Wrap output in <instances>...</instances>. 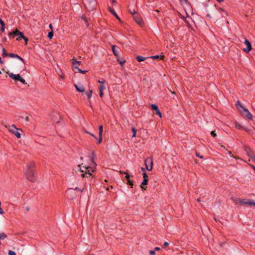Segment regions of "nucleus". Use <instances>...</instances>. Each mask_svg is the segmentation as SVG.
<instances>
[{"instance_id": "nucleus-38", "label": "nucleus", "mask_w": 255, "mask_h": 255, "mask_svg": "<svg viewBox=\"0 0 255 255\" xmlns=\"http://www.w3.org/2000/svg\"><path fill=\"white\" fill-rule=\"evenodd\" d=\"M195 155H196V156H197V157H199L200 158L203 159L204 158L203 156V155H200V153L198 152H197V151H196Z\"/></svg>"}, {"instance_id": "nucleus-62", "label": "nucleus", "mask_w": 255, "mask_h": 255, "mask_svg": "<svg viewBox=\"0 0 255 255\" xmlns=\"http://www.w3.org/2000/svg\"><path fill=\"white\" fill-rule=\"evenodd\" d=\"M141 170L143 172H145V169L143 167H141Z\"/></svg>"}, {"instance_id": "nucleus-14", "label": "nucleus", "mask_w": 255, "mask_h": 255, "mask_svg": "<svg viewBox=\"0 0 255 255\" xmlns=\"http://www.w3.org/2000/svg\"><path fill=\"white\" fill-rule=\"evenodd\" d=\"M76 90L79 92H85V88L81 84H75L74 85Z\"/></svg>"}, {"instance_id": "nucleus-5", "label": "nucleus", "mask_w": 255, "mask_h": 255, "mask_svg": "<svg viewBox=\"0 0 255 255\" xmlns=\"http://www.w3.org/2000/svg\"><path fill=\"white\" fill-rule=\"evenodd\" d=\"M132 16H133L134 20H135V22L137 24H138V25H139L141 26H143V22L142 19L141 18V16L140 15V14L136 12L135 13H134V14H133L132 15Z\"/></svg>"}, {"instance_id": "nucleus-54", "label": "nucleus", "mask_w": 255, "mask_h": 255, "mask_svg": "<svg viewBox=\"0 0 255 255\" xmlns=\"http://www.w3.org/2000/svg\"><path fill=\"white\" fill-rule=\"evenodd\" d=\"M98 83L101 84L100 85H104V84L105 83V81L104 80H103V81L98 80Z\"/></svg>"}, {"instance_id": "nucleus-37", "label": "nucleus", "mask_w": 255, "mask_h": 255, "mask_svg": "<svg viewBox=\"0 0 255 255\" xmlns=\"http://www.w3.org/2000/svg\"><path fill=\"white\" fill-rule=\"evenodd\" d=\"M129 12L132 15L134 14L136 12L135 11L134 9H129L128 10Z\"/></svg>"}, {"instance_id": "nucleus-27", "label": "nucleus", "mask_w": 255, "mask_h": 255, "mask_svg": "<svg viewBox=\"0 0 255 255\" xmlns=\"http://www.w3.org/2000/svg\"><path fill=\"white\" fill-rule=\"evenodd\" d=\"M93 93V90H89V92H85V94L86 95L88 98L89 99L92 97Z\"/></svg>"}, {"instance_id": "nucleus-20", "label": "nucleus", "mask_w": 255, "mask_h": 255, "mask_svg": "<svg viewBox=\"0 0 255 255\" xmlns=\"http://www.w3.org/2000/svg\"><path fill=\"white\" fill-rule=\"evenodd\" d=\"M108 9H109V11L116 17L117 19L120 20V18L119 16L118 15V14L116 13V12H115V10L113 8L109 6Z\"/></svg>"}, {"instance_id": "nucleus-36", "label": "nucleus", "mask_w": 255, "mask_h": 255, "mask_svg": "<svg viewBox=\"0 0 255 255\" xmlns=\"http://www.w3.org/2000/svg\"><path fill=\"white\" fill-rule=\"evenodd\" d=\"M15 58L21 60L23 63H24V59L17 54H15Z\"/></svg>"}, {"instance_id": "nucleus-47", "label": "nucleus", "mask_w": 255, "mask_h": 255, "mask_svg": "<svg viewBox=\"0 0 255 255\" xmlns=\"http://www.w3.org/2000/svg\"><path fill=\"white\" fill-rule=\"evenodd\" d=\"M118 61L121 65H123L126 62L125 60L120 61L119 59H118Z\"/></svg>"}, {"instance_id": "nucleus-43", "label": "nucleus", "mask_w": 255, "mask_h": 255, "mask_svg": "<svg viewBox=\"0 0 255 255\" xmlns=\"http://www.w3.org/2000/svg\"><path fill=\"white\" fill-rule=\"evenodd\" d=\"M8 255H16L15 253L11 250H9L8 252Z\"/></svg>"}, {"instance_id": "nucleus-17", "label": "nucleus", "mask_w": 255, "mask_h": 255, "mask_svg": "<svg viewBox=\"0 0 255 255\" xmlns=\"http://www.w3.org/2000/svg\"><path fill=\"white\" fill-rule=\"evenodd\" d=\"M8 130L9 132L15 135L17 138H20L21 134L18 131H17V130H15L14 129L12 128H9Z\"/></svg>"}, {"instance_id": "nucleus-22", "label": "nucleus", "mask_w": 255, "mask_h": 255, "mask_svg": "<svg viewBox=\"0 0 255 255\" xmlns=\"http://www.w3.org/2000/svg\"><path fill=\"white\" fill-rule=\"evenodd\" d=\"M19 31L17 29H16L15 30L12 31V32H10L9 33V36H13V37L14 36H18L19 35Z\"/></svg>"}, {"instance_id": "nucleus-13", "label": "nucleus", "mask_w": 255, "mask_h": 255, "mask_svg": "<svg viewBox=\"0 0 255 255\" xmlns=\"http://www.w3.org/2000/svg\"><path fill=\"white\" fill-rule=\"evenodd\" d=\"M7 73H8V76L11 79H12L14 80L19 81V80L20 79V78L21 77V76L18 74H13L12 73H8V72H7Z\"/></svg>"}, {"instance_id": "nucleus-45", "label": "nucleus", "mask_w": 255, "mask_h": 255, "mask_svg": "<svg viewBox=\"0 0 255 255\" xmlns=\"http://www.w3.org/2000/svg\"><path fill=\"white\" fill-rule=\"evenodd\" d=\"M211 135L214 137H215L217 136L215 131H212L211 132Z\"/></svg>"}, {"instance_id": "nucleus-18", "label": "nucleus", "mask_w": 255, "mask_h": 255, "mask_svg": "<svg viewBox=\"0 0 255 255\" xmlns=\"http://www.w3.org/2000/svg\"><path fill=\"white\" fill-rule=\"evenodd\" d=\"M118 49H119V48L117 46H116V45H113L112 46V51H113L114 55L116 56V57H118L119 56V51L118 50Z\"/></svg>"}, {"instance_id": "nucleus-40", "label": "nucleus", "mask_w": 255, "mask_h": 255, "mask_svg": "<svg viewBox=\"0 0 255 255\" xmlns=\"http://www.w3.org/2000/svg\"><path fill=\"white\" fill-rule=\"evenodd\" d=\"M143 179H148V175L145 172L142 173Z\"/></svg>"}, {"instance_id": "nucleus-64", "label": "nucleus", "mask_w": 255, "mask_h": 255, "mask_svg": "<svg viewBox=\"0 0 255 255\" xmlns=\"http://www.w3.org/2000/svg\"><path fill=\"white\" fill-rule=\"evenodd\" d=\"M243 130H246V131H248V132H249V131H250V130H249V129H247V128H244Z\"/></svg>"}, {"instance_id": "nucleus-44", "label": "nucleus", "mask_w": 255, "mask_h": 255, "mask_svg": "<svg viewBox=\"0 0 255 255\" xmlns=\"http://www.w3.org/2000/svg\"><path fill=\"white\" fill-rule=\"evenodd\" d=\"M15 54H14V53H8V56L9 57H11V58H15Z\"/></svg>"}, {"instance_id": "nucleus-30", "label": "nucleus", "mask_w": 255, "mask_h": 255, "mask_svg": "<svg viewBox=\"0 0 255 255\" xmlns=\"http://www.w3.org/2000/svg\"><path fill=\"white\" fill-rule=\"evenodd\" d=\"M2 55L3 57H6V56H8V53H7L6 52V50L4 48H2Z\"/></svg>"}, {"instance_id": "nucleus-31", "label": "nucleus", "mask_w": 255, "mask_h": 255, "mask_svg": "<svg viewBox=\"0 0 255 255\" xmlns=\"http://www.w3.org/2000/svg\"><path fill=\"white\" fill-rule=\"evenodd\" d=\"M47 36H48V38H49L50 39L52 38V37L53 36V29H52V30L51 31L48 32Z\"/></svg>"}, {"instance_id": "nucleus-56", "label": "nucleus", "mask_w": 255, "mask_h": 255, "mask_svg": "<svg viewBox=\"0 0 255 255\" xmlns=\"http://www.w3.org/2000/svg\"><path fill=\"white\" fill-rule=\"evenodd\" d=\"M87 175L86 174V173H83L81 175V176L82 177V178H84L85 177V176H87Z\"/></svg>"}, {"instance_id": "nucleus-2", "label": "nucleus", "mask_w": 255, "mask_h": 255, "mask_svg": "<svg viewBox=\"0 0 255 255\" xmlns=\"http://www.w3.org/2000/svg\"><path fill=\"white\" fill-rule=\"evenodd\" d=\"M144 164L146 169L148 171H151L153 167V158L149 157L144 160Z\"/></svg>"}, {"instance_id": "nucleus-32", "label": "nucleus", "mask_w": 255, "mask_h": 255, "mask_svg": "<svg viewBox=\"0 0 255 255\" xmlns=\"http://www.w3.org/2000/svg\"><path fill=\"white\" fill-rule=\"evenodd\" d=\"M75 69H77L78 70V71L80 73H82V74H85V73L87 72V71H86V70H81V69H79L77 66H75Z\"/></svg>"}, {"instance_id": "nucleus-16", "label": "nucleus", "mask_w": 255, "mask_h": 255, "mask_svg": "<svg viewBox=\"0 0 255 255\" xmlns=\"http://www.w3.org/2000/svg\"><path fill=\"white\" fill-rule=\"evenodd\" d=\"M19 35H18V37L16 38L17 40H20L21 38H22L26 43L27 42L28 39L26 38L24 35L23 32L19 31Z\"/></svg>"}, {"instance_id": "nucleus-57", "label": "nucleus", "mask_w": 255, "mask_h": 255, "mask_svg": "<svg viewBox=\"0 0 255 255\" xmlns=\"http://www.w3.org/2000/svg\"><path fill=\"white\" fill-rule=\"evenodd\" d=\"M0 30L2 32H4V26H1Z\"/></svg>"}, {"instance_id": "nucleus-25", "label": "nucleus", "mask_w": 255, "mask_h": 255, "mask_svg": "<svg viewBox=\"0 0 255 255\" xmlns=\"http://www.w3.org/2000/svg\"><path fill=\"white\" fill-rule=\"evenodd\" d=\"M95 157H96V154H95V152L93 151L91 154V161H92V164H93V165L94 166H96V164L95 162V161H94V159Z\"/></svg>"}, {"instance_id": "nucleus-35", "label": "nucleus", "mask_w": 255, "mask_h": 255, "mask_svg": "<svg viewBox=\"0 0 255 255\" xmlns=\"http://www.w3.org/2000/svg\"><path fill=\"white\" fill-rule=\"evenodd\" d=\"M131 130L133 132L132 137H135L136 136V129L135 128H132Z\"/></svg>"}, {"instance_id": "nucleus-9", "label": "nucleus", "mask_w": 255, "mask_h": 255, "mask_svg": "<svg viewBox=\"0 0 255 255\" xmlns=\"http://www.w3.org/2000/svg\"><path fill=\"white\" fill-rule=\"evenodd\" d=\"M244 43L247 45V48H244L243 51L246 53L249 52L252 49V46L251 42L247 39H245Z\"/></svg>"}, {"instance_id": "nucleus-49", "label": "nucleus", "mask_w": 255, "mask_h": 255, "mask_svg": "<svg viewBox=\"0 0 255 255\" xmlns=\"http://www.w3.org/2000/svg\"><path fill=\"white\" fill-rule=\"evenodd\" d=\"M149 254L150 255H155V250H151L149 251Z\"/></svg>"}, {"instance_id": "nucleus-63", "label": "nucleus", "mask_w": 255, "mask_h": 255, "mask_svg": "<svg viewBox=\"0 0 255 255\" xmlns=\"http://www.w3.org/2000/svg\"><path fill=\"white\" fill-rule=\"evenodd\" d=\"M25 120L26 121H29L28 117H26V118H25Z\"/></svg>"}, {"instance_id": "nucleus-21", "label": "nucleus", "mask_w": 255, "mask_h": 255, "mask_svg": "<svg viewBox=\"0 0 255 255\" xmlns=\"http://www.w3.org/2000/svg\"><path fill=\"white\" fill-rule=\"evenodd\" d=\"M164 57L165 56L164 55H156L148 57H149V58H151L153 59H156V60L161 59H161H163Z\"/></svg>"}, {"instance_id": "nucleus-29", "label": "nucleus", "mask_w": 255, "mask_h": 255, "mask_svg": "<svg viewBox=\"0 0 255 255\" xmlns=\"http://www.w3.org/2000/svg\"><path fill=\"white\" fill-rule=\"evenodd\" d=\"M81 63V61H77L75 58H73L72 59V64H73V65H76V64L80 65Z\"/></svg>"}, {"instance_id": "nucleus-42", "label": "nucleus", "mask_w": 255, "mask_h": 255, "mask_svg": "<svg viewBox=\"0 0 255 255\" xmlns=\"http://www.w3.org/2000/svg\"><path fill=\"white\" fill-rule=\"evenodd\" d=\"M240 105H242L241 104V103L239 101H238L236 103V106L237 107V108H239V107L240 108Z\"/></svg>"}, {"instance_id": "nucleus-23", "label": "nucleus", "mask_w": 255, "mask_h": 255, "mask_svg": "<svg viewBox=\"0 0 255 255\" xmlns=\"http://www.w3.org/2000/svg\"><path fill=\"white\" fill-rule=\"evenodd\" d=\"M149 58L148 57H144L140 55H138L136 56V59L138 62H142L144 61L145 59Z\"/></svg>"}, {"instance_id": "nucleus-61", "label": "nucleus", "mask_w": 255, "mask_h": 255, "mask_svg": "<svg viewBox=\"0 0 255 255\" xmlns=\"http://www.w3.org/2000/svg\"><path fill=\"white\" fill-rule=\"evenodd\" d=\"M216 0L218 1L220 3L224 1V0Z\"/></svg>"}, {"instance_id": "nucleus-58", "label": "nucleus", "mask_w": 255, "mask_h": 255, "mask_svg": "<svg viewBox=\"0 0 255 255\" xmlns=\"http://www.w3.org/2000/svg\"><path fill=\"white\" fill-rule=\"evenodd\" d=\"M181 1H184L185 3H187L189 2L188 0H179Z\"/></svg>"}, {"instance_id": "nucleus-41", "label": "nucleus", "mask_w": 255, "mask_h": 255, "mask_svg": "<svg viewBox=\"0 0 255 255\" xmlns=\"http://www.w3.org/2000/svg\"><path fill=\"white\" fill-rule=\"evenodd\" d=\"M86 133L90 134L91 136H93L96 139H97V137L94 134L91 133L90 132L86 131Z\"/></svg>"}, {"instance_id": "nucleus-6", "label": "nucleus", "mask_w": 255, "mask_h": 255, "mask_svg": "<svg viewBox=\"0 0 255 255\" xmlns=\"http://www.w3.org/2000/svg\"><path fill=\"white\" fill-rule=\"evenodd\" d=\"M83 167L85 169V173L86 175H88V177L91 176L92 173L94 172L95 169H96V166H94L92 164L91 166H83Z\"/></svg>"}, {"instance_id": "nucleus-11", "label": "nucleus", "mask_w": 255, "mask_h": 255, "mask_svg": "<svg viewBox=\"0 0 255 255\" xmlns=\"http://www.w3.org/2000/svg\"><path fill=\"white\" fill-rule=\"evenodd\" d=\"M124 173L126 174L125 179L127 181V184L130 186L131 188L133 187V180L130 179V175L128 173V172H124Z\"/></svg>"}, {"instance_id": "nucleus-34", "label": "nucleus", "mask_w": 255, "mask_h": 255, "mask_svg": "<svg viewBox=\"0 0 255 255\" xmlns=\"http://www.w3.org/2000/svg\"><path fill=\"white\" fill-rule=\"evenodd\" d=\"M106 89V87L104 85H100L99 87V91H102L103 92V91Z\"/></svg>"}, {"instance_id": "nucleus-19", "label": "nucleus", "mask_w": 255, "mask_h": 255, "mask_svg": "<svg viewBox=\"0 0 255 255\" xmlns=\"http://www.w3.org/2000/svg\"><path fill=\"white\" fill-rule=\"evenodd\" d=\"M66 194L68 195L69 194H71L72 196L71 197V199H74L76 197V195L74 191L73 190V188H69L66 192Z\"/></svg>"}, {"instance_id": "nucleus-50", "label": "nucleus", "mask_w": 255, "mask_h": 255, "mask_svg": "<svg viewBox=\"0 0 255 255\" xmlns=\"http://www.w3.org/2000/svg\"><path fill=\"white\" fill-rule=\"evenodd\" d=\"M73 190L74 191V190H79L80 192H82L83 191V190L79 189L78 187H76L75 188L73 189Z\"/></svg>"}, {"instance_id": "nucleus-7", "label": "nucleus", "mask_w": 255, "mask_h": 255, "mask_svg": "<svg viewBox=\"0 0 255 255\" xmlns=\"http://www.w3.org/2000/svg\"><path fill=\"white\" fill-rule=\"evenodd\" d=\"M52 121L55 123H58L60 119V114L56 112H53L51 114Z\"/></svg>"}, {"instance_id": "nucleus-28", "label": "nucleus", "mask_w": 255, "mask_h": 255, "mask_svg": "<svg viewBox=\"0 0 255 255\" xmlns=\"http://www.w3.org/2000/svg\"><path fill=\"white\" fill-rule=\"evenodd\" d=\"M81 19H83L84 21V22L86 23L87 26H88V25H89L88 21V19L86 18V17L85 14H83V15H82Z\"/></svg>"}, {"instance_id": "nucleus-12", "label": "nucleus", "mask_w": 255, "mask_h": 255, "mask_svg": "<svg viewBox=\"0 0 255 255\" xmlns=\"http://www.w3.org/2000/svg\"><path fill=\"white\" fill-rule=\"evenodd\" d=\"M151 109L155 111V114L158 115L160 118L162 117V114L158 106L155 104H152L151 105Z\"/></svg>"}, {"instance_id": "nucleus-8", "label": "nucleus", "mask_w": 255, "mask_h": 255, "mask_svg": "<svg viewBox=\"0 0 255 255\" xmlns=\"http://www.w3.org/2000/svg\"><path fill=\"white\" fill-rule=\"evenodd\" d=\"M89 6L90 10H93L96 8V0H90L87 3V6Z\"/></svg>"}, {"instance_id": "nucleus-15", "label": "nucleus", "mask_w": 255, "mask_h": 255, "mask_svg": "<svg viewBox=\"0 0 255 255\" xmlns=\"http://www.w3.org/2000/svg\"><path fill=\"white\" fill-rule=\"evenodd\" d=\"M99 139H98V142H97V143L98 144L101 143V142L102 141V132H103V126H99Z\"/></svg>"}, {"instance_id": "nucleus-3", "label": "nucleus", "mask_w": 255, "mask_h": 255, "mask_svg": "<svg viewBox=\"0 0 255 255\" xmlns=\"http://www.w3.org/2000/svg\"><path fill=\"white\" fill-rule=\"evenodd\" d=\"M244 150L248 156H249L254 161H255V154L250 147L245 145L244 146Z\"/></svg>"}, {"instance_id": "nucleus-10", "label": "nucleus", "mask_w": 255, "mask_h": 255, "mask_svg": "<svg viewBox=\"0 0 255 255\" xmlns=\"http://www.w3.org/2000/svg\"><path fill=\"white\" fill-rule=\"evenodd\" d=\"M234 202L236 205H247V200L244 199H241L240 198H236L234 200Z\"/></svg>"}, {"instance_id": "nucleus-52", "label": "nucleus", "mask_w": 255, "mask_h": 255, "mask_svg": "<svg viewBox=\"0 0 255 255\" xmlns=\"http://www.w3.org/2000/svg\"><path fill=\"white\" fill-rule=\"evenodd\" d=\"M104 95V93L102 91H99V96L101 98H102Z\"/></svg>"}, {"instance_id": "nucleus-60", "label": "nucleus", "mask_w": 255, "mask_h": 255, "mask_svg": "<svg viewBox=\"0 0 255 255\" xmlns=\"http://www.w3.org/2000/svg\"><path fill=\"white\" fill-rule=\"evenodd\" d=\"M49 28H50L51 30H52V29H53V28H52V24H51V23H50V24H49Z\"/></svg>"}, {"instance_id": "nucleus-39", "label": "nucleus", "mask_w": 255, "mask_h": 255, "mask_svg": "<svg viewBox=\"0 0 255 255\" xmlns=\"http://www.w3.org/2000/svg\"><path fill=\"white\" fill-rule=\"evenodd\" d=\"M19 81L21 82L23 84H27L26 82H25V80L23 79L21 77H20V79L19 80Z\"/></svg>"}, {"instance_id": "nucleus-59", "label": "nucleus", "mask_w": 255, "mask_h": 255, "mask_svg": "<svg viewBox=\"0 0 255 255\" xmlns=\"http://www.w3.org/2000/svg\"><path fill=\"white\" fill-rule=\"evenodd\" d=\"M154 250H155V251H159V250H160V249L159 247H155L154 249Z\"/></svg>"}, {"instance_id": "nucleus-1", "label": "nucleus", "mask_w": 255, "mask_h": 255, "mask_svg": "<svg viewBox=\"0 0 255 255\" xmlns=\"http://www.w3.org/2000/svg\"><path fill=\"white\" fill-rule=\"evenodd\" d=\"M35 167V163L34 161H31L27 166V168L25 173L26 178L31 182H34L36 180Z\"/></svg>"}, {"instance_id": "nucleus-46", "label": "nucleus", "mask_w": 255, "mask_h": 255, "mask_svg": "<svg viewBox=\"0 0 255 255\" xmlns=\"http://www.w3.org/2000/svg\"><path fill=\"white\" fill-rule=\"evenodd\" d=\"M78 166L79 167V168H80V170L81 172L82 173H84L85 172V169H83V168H82L81 167V165H79Z\"/></svg>"}, {"instance_id": "nucleus-24", "label": "nucleus", "mask_w": 255, "mask_h": 255, "mask_svg": "<svg viewBox=\"0 0 255 255\" xmlns=\"http://www.w3.org/2000/svg\"><path fill=\"white\" fill-rule=\"evenodd\" d=\"M148 183V179H143V181L141 183V184L140 185V187L143 189V190H145L146 189V187H144L143 186H146Z\"/></svg>"}, {"instance_id": "nucleus-48", "label": "nucleus", "mask_w": 255, "mask_h": 255, "mask_svg": "<svg viewBox=\"0 0 255 255\" xmlns=\"http://www.w3.org/2000/svg\"><path fill=\"white\" fill-rule=\"evenodd\" d=\"M0 24L1 26H5L4 22L0 18Z\"/></svg>"}, {"instance_id": "nucleus-51", "label": "nucleus", "mask_w": 255, "mask_h": 255, "mask_svg": "<svg viewBox=\"0 0 255 255\" xmlns=\"http://www.w3.org/2000/svg\"><path fill=\"white\" fill-rule=\"evenodd\" d=\"M169 245V243L167 242H165L164 243V245L163 246V248H166L167 246H168Z\"/></svg>"}, {"instance_id": "nucleus-55", "label": "nucleus", "mask_w": 255, "mask_h": 255, "mask_svg": "<svg viewBox=\"0 0 255 255\" xmlns=\"http://www.w3.org/2000/svg\"><path fill=\"white\" fill-rule=\"evenodd\" d=\"M219 10H220V11H224V12H225V13H226V15H227V12H226V11L224 9H223V8H220L219 9Z\"/></svg>"}, {"instance_id": "nucleus-4", "label": "nucleus", "mask_w": 255, "mask_h": 255, "mask_svg": "<svg viewBox=\"0 0 255 255\" xmlns=\"http://www.w3.org/2000/svg\"><path fill=\"white\" fill-rule=\"evenodd\" d=\"M240 108L243 109V111H241L242 115L244 116L247 119L249 120H252L253 116L249 112V111L247 109L244 108L242 105H240Z\"/></svg>"}, {"instance_id": "nucleus-26", "label": "nucleus", "mask_w": 255, "mask_h": 255, "mask_svg": "<svg viewBox=\"0 0 255 255\" xmlns=\"http://www.w3.org/2000/svg\"><path fill=\"white\" fill-rule=\"evenodd\" d=\"M247 205L249 206H255V202H254V200L251 199L247 200Z\"/></svg>"}, {"instance_id": "nucleus-33", "label": "nucleus", "mask_w": 255, "mask_h": 255, "mask_svg": "<svg viewBox=\"0 0 255 255\" xmlns=\"http://www.w3.org/2000/svg\"><path fill=\"white\" fill-rule=\"evenodd\" d=\"M236 128L240 129H243L244 128L242 127V126L239 123H236L235 124Z\"/></svg>"}, {"instance_id": "nucleus-53", "label": "nucleus", "mask_w": 255, "mask_h": 255, "mask_svg": "<svg viewBox=\"0 0 255 255\" xmlns=\"http://www.w3.org/2000/svg\"><path fill=\"white\" fill-rule=\"evenodd\" d=\"M11 128H13V129H14L15 130H19V129L17 128L15 125H12L11 126Z\"/></svg>"}]
</instances>
